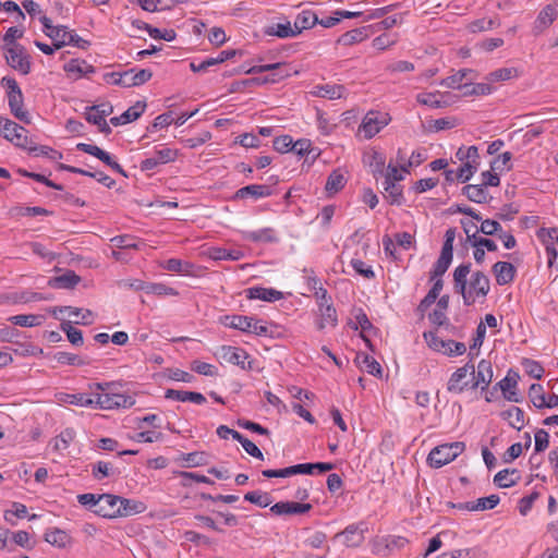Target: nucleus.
Returning a JSON list of instances; mask_svg holds the SVG:
<instances>
[{
    "label": "nucleus",
    "mask_w": 558,
    "mask_h": 558,
    "mask_svg": "<svg viewBox=\"0 0 558 558\" xmlns=\"http://www.w3.org/2000/svg\"><path fill=\"white\" fill-rule=\"evenodd\" d=\"M182 460L186 462L187 468L201 466L207 464V454L198 451L182 453Z\"/></svg>",
    "instance_id": "nucleus-64"
},
{
    "label": "nucleus",
    "mask_w": 558,
    "mask_h": 558,
    "mask_svg": "<svg viewBox=\"0 0 558 558\" xmlns=\"http://www.w3.org/2000/svg\"><path fill=\"white\" fill-rule=\"evenodd\" d=\"M244 500L254 504L260 508H266L271 504V498L268 493L259 490L247 492L244 495Z\"/></svg>",
    "instance_id": "nucleus-55"
},
{
    "label": "nucleus",
    "mask_w": 558,
    "mask_h": 558,
    "mask_svg": "<svg viewBox=\"0 0 558 558\" xmlns=\"http://www.w3.org/2000/svg\"><path fill=\"white\" fill-rule=\"evenodd\" d=\"M28 153L33 154L34 156H46L52 160L62 159L63 157L61 151L56 150L52 147L46 145L38 146L35 143L31 145V147L28 148Z\"/></svg>",
    "instance_id": "nucleus-54"
},
{
    "label": "nucleus",
    "mask_w": 558,
    "mask_h": 558,
    "mask_svg": "<svg viewBox=\"0 0 558 558\" xmlns=\"http://www.w3.org/2000/svg\"><path fill=\"white\" fill-rule=\"evenodd\" d=\"M233 439L239 441L243 449L253 458H256L258 460H264V454L260 451V449L250 439L244 437L241 433H235L233 435Z\"/></svg>",
    "instance_id": "nucleus-53"
},
{
    "label": "nucleus",
    "mask_w": 558,
    "mask_h": 558,
    "mask_svg": "<svg viewBox=\"0 0 558 558\" xmlns=\"http://www.w3.org/2000/svg\"><path fill=\"white\" fill-rule=\"evenodd\" d=\"M146 509L147 506L141 500L120 497L116 513L118 514V518L131 517L134 514L143 513Z\"/></svg>",
    "instance_id": "nucleus-22"
},
{
    "label": "nucleus",
    "mask_w": 558,
    "mask_h": 558,
    "mask_svg": "<svg viewBox=\"0 0 558 558\" xmlns=\"http://www.w3.org/2000/svg\"><path fill=\"white\" fill-rule=\"evenodd\" d=\"M209 257L215 260H239L243 257V253L239 250L211 247L209 248Z\"/></svg>",
    "instance_id": "nucleus-44"
},
{
    "label": "nucleus",
    "mask_w": 558,
    "mask_h": 558,
    "mask_svg": "<svg viewBox=\"0 0 558 558\" xmlns=\"http://www.w3.org/2000/svg\"><path fill=\"white\" fill-rule=\"evenodd\" d=\"M60 400L69 404H75L81 407H93L95 404V400L92 398H87L84 393H65L64 397L61 398Z\"/></svg>",
    "instance_id": "nucleus-63"
},
{
    "label": "nucleus",
    "mask_w": 558,
    "mask_h": 558,
    "mask_svg": "<svg viewBox=\"0 0 558 558\" xmlns=\"http://www.w3.org/2000/svg\"><path fill=\"white\" fill-rule=\"evenodd\" d=\"M5 50V59L11 68L20 71L24 75L31 72L29 56L25 53V48L22 45L7 47Z\"/></svg>",
    "instance_id": "nucleus-9"
},
{
    "label": "nucleus",
    "mask_w": 558,
    "mask_h": 558,
    "mask_svg": "<svg viewBox=\"0 0 558 558\" xmlns=\"http://www.w3.org/2000/svg\"><path fill=\"white\" fill-rule=\"evenodd\" d=\"M384 189L387 193L386 197L391 205H402L403 187L400 184L390 182V184H384Z\"/></svg>",
    "instance_id": "nucleus-51"
},
{
    "label": "nucleus",
    "mask_w": 558,
    "mask_h": 558,
    "mask_svg": "<svg viewBox=\"0 0 558 558\" xmlns=\"http://www.w3.org/2000/svg\"><path fill=\"white\" fill-rule=\"evenodd\" d=\"M8 101L11 113L25 124H31L32 119L27 110L23 109L24 97L23 93L8 95Z\"/></svg>",
    "instance_id": "nucleus-21"
},
{
    "label": "nucleus",
    "mask_w": 558,
    "mask_h": 558,
    "mask_svg": "<svg viewBox=\"0 0 558 558\" xmlns=\"http://www.w3.org/2000/svg\"><path fill=\"white\" fill-rule=\"evenodd\" d=\"M458 125V119L453 117L440 118L430 120L428 124V131L439 132L442 130H449Z\"/></svg>",
    "instance_id": "nucleus-60"
},
{
    "label": "nucleus",
    "mask_w": 558,
    "mask_h": 558,
    "mask_svg": "<svg viewBox=\"0 0 558 558\" xmlns=\"http://www.w3.org/2000/svg\"><path fill=\"white\" fill-rule=\"evenodd\" d=\"M264 34L269 35V36H276L278 38L296 37L293 26L291 25V23L289 21H287L283 24L278 23V24H274V25L265 27Z\"/></svg>",
    "instance_id": "nucleus-37"
},
{
    "label": "nucleus",
    "mask_w": 558,
    "mask_h": 558,
    "mask_svg": "<svg viewBox=\"0 0 558 558\" xmlns=\"http://www.w3.org/2000/svg\"><path fill=\"white\" fill-rule=\"evenodd\" d=\"M499 25H500V23L496 19H485V17H483V19H478V20L472 21L468 25V29L471 33H480V32H485V31L494 29V28L498 27Z\"/></svg>",
    "instance_id": "nucleus-50"
},
{
    "label": "nucleus",
    "mask_w": 558,
    "mask_h": 558,
    "mask_svg": "<svg viewBox=\"0 0 558 558\" xmlns=\"http://www.w3.org/2000/svg\"><path fill=\"white\" fill-rule=\"evenodd\" d=\"M490 289V282L488 277L481 270L472 274L470 281V290L475 293L476 296L485 298Z\"/></svg>",
    "instance_id": "nucleus-30"
},
{
    "label": "nucleus",
    "mask_w": 558,
    "mask_h": 558,
    "mask_svg": "<svg viewBox=\"0 0 558 558\" xmlns=\"http://www.w3.org/2000/svg\"><path fill=\"white\" fill-rule=\"evenodd\" d=\"M76 148L80 151H83V153H86L88 155L96 157L97 159L102 161L108 167H110L112 165V162L114 161V159L112 158V156L109 153L105 151L104 149L99 148L96 145L78 143L76 145Z\"/></svg>",
    "instance_id": "nucleus-36"
},
{
    "label": "nucleus",
    "mask_w": 558,
    "mask_h": 558,
    "mask_svg": "<svg viewBox=\"0 0 558 558\" xmlns=\"http://www.w3.org/2000/svg\"><path fill=\"white\" fill-rule=\"evenodd\" d=\"M315 298L322 317L317 326L318 329H324L326 327V324L336 327L338 324L337 311L332 304L331 296L328 295L327 290L324 287H319L315 292Z\"/></svg>",
    "instance_id": "nucleus-6"
},
{
    "label": "nucleus",
    "mask_w": 558,
    "mask_h": 558,
    "mask_svg": "<svg viewBox=\"0 0 558 558\" xmlns=\"http://www.w3.org/2000/svg\"><path fill=\"white\" fill-rule=\"evenodd\" d=\"M3 120L4 123L0 128V135L15 147L28 150L34 141L27 136V130L10 119Z\"/></svg>",
    "instance_id": "nucleus-3"
},
{
    "label": "nucleus",
    "mask_w": 558,
    "mask_h": 558,
    "mask_svg": "<svg viewBox=\"0 0 558 558\" xmlns=\"http://www.w3.org/2000/svg\"><path fill=\"white\" fill-rule=\"evenodd\" d=\"M423 337L432 350L442 352L448 356H460L466 351V347L463 342L442 340L436 335V331H425Z\"/></svg>",
    "instance_id": "nucleus-4"
},
{
    "label": "nucleus",
    "mask_w": 558,
    "mask_h": 558,
    "mask_svg": "<svg viewBox=\"0 0 558 558\" xmlns=\"http://www.w3.org/2000/svg\"><path fill=\"white\" fill-rule=\"evenodd\" d=\"M296 70L291 71H281V72H269L267 75L256 76V85H266V84H275L282 81L286 77L291 76L292 74H298Z\"/></svg>",
    "instance_id": "nucleus-49"
},
{
    "label": "nucleus",
    "mask_w": 558,
    "mask_h": 558,
    "mask_svg": "<svg viewBox=\"0 0 558 558\" xmlns=\"http://www.w3.org/2000/svg\"><path fill=\"white\" fill-rule=\"evenodd\" d=\"M246 298L250 300H262L266 302H276L283 298V293L274 288L252 287L246 291Z\"/></svg>",
    "instance_id": "nucleus-23"
},
{
    "label": "nucleus",
    "mask_w": 558,
    "mask_h": 558,
    "mask_svg": "<svg viewBox=\"0 0 558 558\" xmlns=\"http://www.w3.org/2000/svg\"><path fill=\"white\" fill-rule=\"evenodd\" d=\"M355 322L350 320L348 325L353 330H357L361 328V332L365 333L366 331L372 332L373 335H377L379 329L376 328L371 320L368 319L366 313L362 308H357L354 314Z\"/></svg>",
    "instance_id": "nucleus-33"
},
{
    "label": "nucleus",
    "mask_w": 558,
    "mask_h": 558,
    "mask_svg": "<svg viewBox=\"0 0 558 558\" xmlns=\"http://www.w3.org/2000/svg\"><path fill=\"white\" fill-rule=\"evenodd\" d=\"M81 277L73 270H66L63 275L52 277L48 280V286L53 289H73L81 282Z\"/></svg>",
    "instance_id": "nucleus-25"
},
{
    "label": "nucleus",
    "mask_w": 558,
    "mask_h": 558,
    "mask_svg": "<svg viewBox=\"0 0 558 558\" xmlns=\"http://www.w3.org/2000/svg\"><path fill=\"white\" fill-rule=\"evenodd\" d=\"M391 120L389 113L371 110L364 117L360 131L366 138H372L385 128Z\"/></svg>",
    "instance_id": "nucleus-7"
},
{
    "label": "nucleus",
    "mask_w": 558,
    "mask_h": 558,
    "mask_svg": "<svg viewBox=\"0 0 558 558\" xmlns=\"http://www.w3.org/2000/svg\"><path fill=\"white\" fill-rule=\"evenodd\" d=\"M466 377V368H458L452 375L450 376L448 384H447V390L449 392L453 393H461L464 388L469 385L468 381H464L462 385V380Z\"/></svg>",
    "instance_id": "nucleus-43"
},
{
    "label": "nucleus",
    "mask_w": 558,
    "mask_h": 558,
    "mask_svg": "<svg viewBox=\"0 0 558 558\" xmlns=\"http://www.w3.org/2000/svg\"><path fill=\"white\" fill-rule=\"evenodd\" d=\"M462 195H464L469 201L484 204L488 203L492 199L489 193L483 189L481 184H468L464 185L461 190Z\"/></svg>",
    "instance_id": "nucleus-28"
},
{
    "label": "nucleus",
    "mask_w": 558,
    "mask_h": 558,
    "mask_svg": "<svg viewBox=\"0 0 558 558\" xmlns=\"http://www.w3.org/2000/svg\"><path fill=\"white\" fill-rule=\"evenodd\" d=\"M293 70L292 66L289 63L286 62H277V63H269V64H263V65H254L250 69H241L246 74H259L264 72H281V71H291Z\"/></svg>",
    "instance_id": "nucleus-42"
},
{
    "label": "nucleus",
    "mask_w": 558,
    "mask_h": 558,
    "mask_svg": "<svg viewBox=\"0 0 558 558\" xmlns=\"http://www.w3.org/2000/svg\"><path fill=\"white\" fill-rule=\"evenodd\" d=\"M70 535L58 527L47 530L45 533V541L59 548H64L66 544L70 543Z\"/></svg>",
    "instance_id": "nucleus-39"
},
{
    "label": "nucleus",
    "mask_w": 558,
    "mask_h": 558,
    "mask_svg": "<svg viewBox=\"0 0 558 558\" xmlns=\"http://www.w3.org/2000/svg\"><path fill=\"white\" fill-rule=\"evenodd\" d=\"M367 531L366 524L360 522L357 524L348 525L342 532L336 534V538L343 537V542L348 547L360 546L364 542V533Z\"/></svg>",
    "instance_id": "nucleus-13"
},
{
    "label": "nucleus",
    "mask_w": 558,
    "mask_h": 558,
    "mask_svg": "<svg viewBox=\"0 0 558 558\" xmlns=\"http://www.w3.org/2000/svg\"><path fill=\"white\" fill-rule=\"evenodd\" d=\"M120 496L112 494H101L99 508L93 510V512L99 517L107 519L118 518L116 513L119 506Z\"/></svg>",
    "instance_id": "nucleus-17"
},
{
    "label": "nucleus",
    "mask_w": 558,
    "mask_h": 558,
    "mask_svg": "<svg viewBox=\"0 0 558 558\" xmlns=\"http://www.w3.org/2000/svg\"><path fill=\"white\" fill-rule=\"evenodd\" d=\"M492 272L496 278L497 284L506 286L514 280L517 275V268L511 263L497 262L493 265Z\"/></svg>",
    "instance_id": "nucleus-18"
},
{
    "label": "nucleus",
    "mask_w": 558,
    "mask_h": 558,
    "mask_svg": "<svg viewBox=\"0 0 558 558\" xmlns=\"http://www.w3.org/2000/svg\"><path fill=\"white\" fill-rule=\"evenodd\" d=\"M369 26H362L359 28L351 29L345 32L340 37H338L336 44L342 46H352L354 44L362 43L368 37Z\"/></svg>",
    "instance_id": "nucleus-29"
},
{
    "label": "nucleus",
    "mask_w": 558,
    "mask_h": 558,
    "mask_svg": "<svg viewBox=\"0 0 558 558\" xmlns=\"http://www.w3.org/2000/svg\"><path fill=\"white\" fill-rule=\"evenodd\" d=\"M335 469V464L331 462H307V463H299L294 465H290L283 469L271 470L267 469L262 471L264 477L272 478V477H289L298 474L313 475L324 474Z\"/></svg>",
    "instance_id": "nucleus-1"
},
{
    "label": "nucleus",
    "mask_w": 558,
    "mask_h": 558,
    "mask_svg": "<svg viewBox=\"0 0 558 558\" xmlns=\"http://www.w3.org/2000/svg\"><path fill=\"white\" fill-rule=\"evenodd\" d=\"M493 380V367L488 360H481L477 364L476 372L473 374L472 389L481 388L482 391L486 390Z\"/></svg>",
    "instance_id": "nucleus-14"
},
{
    "label": "nucleus",
    "mask_w": 558,
    "mask_h": 558,
    "mask_svg": "<svg viewBox=\"0 0 558 558\" xmlns=\"http://www.w3.org/2000/svg\"><path fill=\"white\" fill-rule=\"evenodd\" d=\"M53 360L62 365L83 366L87 364V362L81 359L78 355L69 352H57L53 354Z\"/></svg>",
    "instance_id": "nucleus-61"
},
{
    "label": "nucleus",
    "mask_w": 558,
    "mask_h": 558,
    "mask_svg": "<svg viewBox=\"0 0 558 558\" xmlns=\"http://www.w3.org/2000/svg\"><path fill=\"white\" fill-rule=\"evenodd\" d=\"M477 232L478 231L475 230L472 234H469V239L465 240V243H470L474 248H486L488 252H496L498 250L495 241L488 238L477 236Z\"/></svg>",
    "instance_id": "nucleus-47"
},
{
    "label": "nucleus",
    "mask_w": 558,
    "mask_h": 558,
    "mask_svg": "<svg viewBox=\"0 0 558 558\" xmlns=\"http://www.w3.org/2000/svg\"><path fill=\"white\" fill-rule=\"evenodd\" d=\"M135 404V399L126 393L112 388L110 391L96 395L95 405L104 410H112L119 408H131Z\"/></svg>",
    "instance_id": "nucleus-5"
},
{
    "label": "nucleus",
    "mask_w": 558,
    "mask_h": 558,
    "mask_svg": "<svg viewBox=\"0 0 558 558\" xmlns=\"http://www.w3.org/2000/svg\"><path fill=\"white\" fill-rule=\"evenodd\" d=\"M44 320L43 315H35V314H21V315H14L9 318V322H11L15 326L20 327H35L41 325Z\"/></svg>",
    "instance_id": "nucleus-46"
},
{
    "label": "nucleus",
    "mask_w": 558,
    "mask_h": 558,
    "mask_svg": "<svg viewBox=\"0 0 558 558\" xmlns=\"http://www.w3.org/2000/svg\"><path fill=\"white\" fill-rule=\"evenodd\" d=\"M76 148L80 151H83V153H86L88 155L96 157L97 159L102 161L108 167H110L112 165V162L114 161V159L112 158V156L109 153L105 151L104 149L99 148L96 145L78 143L76 145Z\"/></svg>",
    "instance_id": "nucleus-35"
},
{
    "label": "nucleus",
    "mask_w": 558,
    "mask_h": 558,
    "mask_svg": "<svg viewBox=\"0 0 558 558\" xmlns=\"http://www.w3.org/2000/svg\"><path fill=\"white\" fill-rule=\"evenodd\" d=\"M161 267L168 271L178 272L182 275H191L194 265L190 262H185L179 258L167 259Z\"/></svg>",
    "instance_id": "nucleus-41"
},
{
    "label": "nucleus",
    "mask_w": 558,
    "mask_h": 558,
    "mask_svg": "<svg viewBox=\"0 0 558 558\" xmlns=\"http://www.w3.org/2000/svg\"><path fill=\"white\" fill-rule=\"evenodd\" d=\"M473 73V70L469 69H462L459 70L456 74L448 76L444 78L440 82L441 86L448 87V88H460L462 85V81L468 76V74Z\"/></svg>",
    "instance_id": "nucleus-57"
},
{
    "label": "nucleus",
    "mask_w": 558,
    "mask_h": 558,
    "mask_svg": "<svg viewBox=\"0 0 558 558\" xmlns=\"http://www.w3.org/2000/svg\"><path fill=\"white\" fill-rule=\"evenodd\" d=\"M63 70L69 74H75V78L83 76L88 77L89 74L96 72L95 66L88 64L85 60L82 59H71L63 65Z\"/></svg>",
    "instance_id": "nucleus-26"
},
{
    "label": "nucleus",
    "mask_w": 558,
    "mask_h": 558,
    "mask_svg": "<svg viewBox=\"0 0 558 558\" xmlns=\"http://www.w3.org/2000/svg\"><path fill=\"white\" fill-rule=\"evenodd\" d=\"M347 184V178L340 169H335L327 178L325 190L328 195H333L340 192Z\"/></svg>",
    "instance_id": "nucleus-34"
},
{
    "label": "nucleus",
    "mask_w": 558,
    "mask_h": 558,
    "mask_svg": "<svg viewBox=\"0 0 558 558\" xmlns=\"http://www.w3.org/2000/svg\"><path fill=\"white\" fill-rule=\"evenodd\" d=\"M311 504H301L295 501H279L270 507V511L276 515L304 514L311 511Z\"/></svg>",
    "instance_id": "nucleus-16"
},
{
    "label": "nucleus",
    "mask_w": 558,
    "mask_h": 558,
    "mask_svg": "<svg viewBox=\"0 0 558 558\" xmlns=\"http://www.w3.org/2000/svg\"><path fill=\"white\" fill-rule=\"evenodd\" d=\"M243 239L254 243H277L279 238L272 228H263L256 231H243Z\"/></svg>",
    "instance_id": "nucleus-24"
},
{
    "label": "nucleus",
    "mask_w": 558,
    "mask_h": 558,
    "mask_svg": "<svg viewBox=\"0 0 558 558\" xmlns=\"http://www.w3.org/2000/svg\"><path fill=\"white\" fill-rule=\"evenodd\" d=\"M529 397L535 408H537V409L545 408L547 399H546L544 388L542 385L532 384L529 389Z\"/></svg>",
    "instance_id": "nucleus-56"
},
{
    "label": "nucleus",
    "mask_w": 558,
    "mask_h": 558,
    "mask_svg": "<svg viewBox=\"0 0 558 558\" xmlns=\"http://www.w3.org/2000/svg\"><path fill=\"white\" fill-rule=\"evenodd\" d=\"M501 417L508 420L511 427L520 430L524 426V411L519 407H511L501 412Z\"/></svg>",
    "instance_id": "nucleus-40"
},
{
    "label": "nucleus",
    "mask_w": 558,
    "mask_h": 558,
    "mask_svg": "<svg viewBox=\"0 0 558 558\" xmlns=\"http://www.w3.org/2000/svg\"><path fill=\"white\" fill-rule=\"evenodd\" d=\"M453 242L454 241L445 238L440 255L430 271V280H435L436 277L444 276L448 270L453 257Z\"/></svg>",
    "instance_id": "nucleus-11"
},
{
    "label": "nucleus",
    "mask_w": 558,
    "mask_h": 558,
    "mask_svg": "<svg viewBox=\"0 0 558 558\" xmlns=\"http://www.w3.org/2000/svg\"><path fill=\"white\" fill-rule=\"evenodd\" d=\"M272 194V190L270 186L265 184H251L239 189L234 195V199H244L247 197H253L255 199L262 197H268Z\"/></svg>",
    "instance_id": "nucleus-20"
},
{
    "label": "nucleus",
    "mask_w": 558,
    "mask_h": 558,
    "mask_svg": "<svg viewBox=\"0 0 558 558\" xmlns=\"http://www.w3.org/2000/svg\"><path fill=\"white\" fill-rule=\"evenodd\" d=\"M464 450L465 444L462 441L442 444L430 450L427 462L432 468L438 469L453 461Z\"/></svg>",
    "instance_id": "nucleus-2"
},
{
    "label": "nucleus",
    "mask_w": 558,
    "mask_h": 558,
    "mask_svg": "<svg viewBox=\"0 0 558 558\" xmlns=\"http://www.w3.org/2000/svg\"><path fill=\"white\" fill-rule=\"evenodd\" d=\"M521 475L517 469H504L494 476V484L499 488H508L518 484Z\"/></svg>",
    "instance_id": "nucleus-31"
},
{
    "label": "nucleus",
    "mask_w": 558,
    "mask_h": 558,
    "mask_svg": "<svg viewBox=\"0 0 558 558\" xmlns=\"http://www.w3.org/2000/svg\"><path fill=\"white\" fill-rule=\"evenodd\" d=\"M471 263H464L459 265L453 271V288L456 293L464 294L468 292L466 286L468 280L466 277L471 271Z\"/></svg>",
    "instance_id": "nucleus-32"
},
{
    "label": "nucleus",
    "mask_w": 558,
    "mask_h": 558,
    "mask_svg": "<svg viewBox=\"0 0 558 558\" xmlns=\"http://www.w3.org/2000/svg\"><path fill=\"white\" fill-rule=\"evenodd\" d=\"M255 320L259 319L243 315H225L220 318L222 325L247 333H253Z\"/></svg>",
    "instance_id": "nucleus-15"
},
{
    "label": "nucleus",
    "mask_w": 558,
    "mask_h": 558,
    "mask_svg": "<svg viewBox=\"0 0 558 558\" xmlns=\"http://www.w3.org/2000/svg\"><path fill=\"white\" fill-rule=\"evenodd\" d=\"M218 354L221 359H223L228 363L238 365L242 369H252L253 368V361H248L247 364H245V360H247L250 357V355L244 349L235 348L232 345H221L218 349Z\"/></svg>",
    "instance_id": "nucleus-10"
},
{
    "label": "nucleus",
    "mask_w": 558,
    "mask_h": 558,
    "mask_svg": "<svg viewBox=\"0 0 558 558\" xmlns=\"http://www.w3.org/2000/svg\"><path fill=\"white\" fill-rule=\"evenodd\" d=\"M178 150L169 147H162L155 151V156L146 158L141 162V170L148 171L157 168L160 165L169 163L175 160Z\"/></svg>",
    "instance_id": "nucleus-12"
},
{
    "label": "nucleus",
    "mask_w": 558,
    "mask_h": 558,
    "mask_svg": "<svg viewBox=\"0 0 558 558\" xmlns=\"http://www.w3.org/2000/svg\"><path fill=\"white\" fill-rule=\"evenodd\" d=\"M477 170H478V166L471 163L469 161H465L456 171V178L458 181H460L462 183H466L477 172Z\"/></svg>",
    "instance_id": "nucleus-62"
},
{
    "label": "nucleus",
    "mask_w": 558,
    "mask_h": 558,
    "mask_svg": "<svg viewBox=\"0 0 558 558\" xmlns=\"http://www.w3.org/2000/svg\"><path fill=\"white\" fill-rule=\"evenodd\" d=\"M315 25H317V14L312 10H303L296 15L293 29L299 36L303 31L311 29Z\"/></svg>",
    "instance_id": "nucleus-27"
},
{
    "label": "nucleus",
    "mask_w": 558,
    "mask_h": 558,
    "mask_svg": "<svg viewBox=\"0 0 558 558\" xmlns=\"http://www.w3.org/2000/svg\"><path fill=\"white\" fill-rule=\"evenodd\" d=\"M355 361L362 363V368L368 374L380 378L383 376V368L380 364L372 356L365 353H359Z\"/></svg>",
    "instance_id": "nucleus-38"
},
{
    "label": "nucleus",
    "mask_w": 558,
    "mask_h": 558,
    "mask_svg": "<svg viewBox=\"0 0 558 558\" xmlns=\"http://www.w3.org/2000/svg\"><path fill=\"white\" fill-rule=\"evenodd\" d=\"M557 11L555 5L547 4L541 10L536 20L534 21L532 33L534 36L542 34L547 27H549L556 20Z\"/></svg>",
    "instance_id": "nucleus-19"
},
{
    "label": "nucleus",
    "mask_w": 558,
    "mask_h": 558,
    "mask_svg": "<svg viewBox=\"0 0 558 558\" xmlns=\"http://www.w3.org/2000/svg\"><path fill=\"white\" fill-rule=\"evenodd\" d=\"M153 77V72L149 69H141L136 71L135 68L121 72L119 77L112 81L113 85L122 87L141 86Z\"/></svg>",
    "instance_id": "nucleus-8"
},
{
    "label": "nucleus",
    "mask_w": 558,
    "mask_h": 558,
    "mask_svg": "<svg viewBox=\"0 0 558 558\" xmlns=\"http://www.w3.org/2000/svg\"><path fill=\"white\" fill-rule=\"evenodd\" d=\"M69 28L65 25L54 26L50 32H46V36L53 40V46L61 49L66 45Z\"/></svg>",
    "instance_id": "nucleus-48"
},
{
    "label": "nucleus",
    "mask_w": 558,
    "mask_h": 558,
    "mask_svg": "<svg viewBox=\"0 0 558 558\" xmlns=\"http://www.w3.org/2000/svg\"><path fill=\"white\" fill-rule=\"evenodd\" d=\"M146 106L147 105L144 100H138L134 104V106L130 107L122 113V118L126 123L134 122L145 112Z\"/></svg>",
    "instance_id": "nucleus-59"
},
{
    "label": "nucleus",
    "mask_w": 558,
    "mask_h": 558,
    "mask_svg": "<svg viewBox=\"0 0 558 558\" xmlns=\"http://www.w3.org/2000/svg\"><path fill=\"white\" fill-rule=\"evenodd\" d=\"M253 333L256 336H265L269 338H279L281 333L278 331V326L270 324L269 326L264 320H255Z\"/></svg>",
    "instance_id": "nucleus-52"
},
{
    "label": "nucleus",
    "mask_w": 558,
    "mask_h": 558,
    "mask_svg": "<svg viewBox=\"0 0 558 558\" xmlns=\"http://www.w3.org/2000/svg\"><path fill=\"white\" fill-rule=\"evenodd\" d=\"M74 438L75 430L70 427L65 428L56 437L53 449L57 451L66 449Z\"/></svg>",
    "instance_id": "nucleus-58"
},
{
    "label": "nucleus",
    "mask_w": 558,
    "mask_h": 558,
    "mask_svg": "<svg viewBox=\"0 0 558 558\" xmlns=\"http://www.w3.org/2000/svg\"><path fill=\"white\" fill-rule=\"evenodd\" d=\"M314 95L327 99H339L342 97L345 88L342 85H319L315 87Z\"/></svg>",
    "instance_id": "nucleus-45"
}]
</instances>
